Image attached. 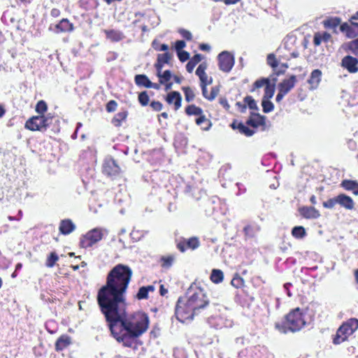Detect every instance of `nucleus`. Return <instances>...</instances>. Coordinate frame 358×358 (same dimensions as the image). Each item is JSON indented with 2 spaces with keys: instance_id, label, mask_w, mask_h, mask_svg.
<instances>
[{
  "instance_id": "54",
  "label": "nucleus",
  "mask_w": 358,
  "mask_h": 358,
  "mask_svg": "<svg viewBox=\"0 0 358 358\" xmlns=\"http://www.w3.org/2000/svg\"><path fill=\"white\" fill-rule=\"evenodd\" d=\"M179 32L182 36V37H184L187 40L192 39V34L190 33V31L185 29H180Z\"/></svg>"
},
{
  "instance_id": "44",
  "label": "nucleus",
  "mask_w": 358,
  "mask_h": 358,
  "mask_svg": "<svg viewBox=\"0 0 358 358\" xmlns=\"http://www.w3.org/2000/svg\"><path fill=\"white\" fill-rule=\"evenodd\" d=\"M338 203V201H337V196L333 198V199H328L327 201L324 202L323 203V206L324 208H333L336 204Z\"/></svg>"
},
{
  "instance_id": "13",
  "label": "nucleus",
  "mask_w": 358,
  "mask_h": 358,
  "mask_svg": "<svg viewBox=\"0 0 358 358\" xmlns=\"http://www.w3.org/2000/svg\"><path fill=\"white\" fill-rule=\"evenodd\" d=\"M322 74V71L319 69H315L312 71L310 77L308 80L310 85V89L315 90L319 86L321 81Z\"/></svg>"
},
{
  "instance_id": "57",
  "label": "nucleus",
  "mask_w": 358,
  "mask_h": 358,
  "mask_svg": "<svg viewBox=\"0 0 358 358\" xmlns=\"http://www.w3.org/2000/svg\"><path fill=\"white\" fill-rule=\"evenodd\" d=\"M350 22H345V23H343L342 24H341L340 26V29L341 31L343 32H345V34H347L348 31L350 30Z\"/></svg>"
},
{
  "instance_id": "41",
  "label": "nucleus",
  "mask_w": 358,
  "mask_h": 358,
  "mask_svg": "<svg viewBox=\"0 0 358 358\" xmlns=\"http://www.w3.org/2000/svg\"><path fill=\"white\" fill-rule=\"evenodd\" d=\"M207 69V64L203 62L201 63L197 68L196 71V74L199 76V78H201L203 76V75L206 74V70Z\"/></svg>"
},
{
  "instance_id": "43",
  "label": "nucleus",
  "mask_w": 358,
  "mask_h": 358,
  "mask_svg": "<svg viewBox=\"0 0 358 358\" xmlns=\"http://www.w3.org/2000/svg\"><path fill=\"white\" fill-rule=\"evenodd\" d=\"M238 129L240 130V131L242 133V134H244L245 135H246L247 136H251L253 135L254 134V131L252 130H251L250 129H249L248 127H245L244 124H240L238 125Z\"/></svg>"
},
{
  "instance_id": "20",
  "label": "nucleus",
  "mask_w": 358,
  "mask_h": 358,
  "mask_svg": "<svg viewBox=\"0 0 358 358\" xmlns=\"http://www.w3.org/2000/svg\"><path fill=\"white\" fill-rule=\"evenodd\" d=\"M172 57L171 54L169 52H165L164 54H159L157 57V64H156V67L157 69H162L163 66V64H167L171 60Z\"/></svg>"
},
{
  "instance_id": "25",
  "label": "nucleus",
  "mask_w": 358,
  "mask_h": 358,
  "mask_svg": "<svg viewBox=\"0 0 358 358\" xmlns=\"http://www.w3.org/2000/svg\"><path fill=\"white\" fill-rule=\"evenodd\" d=\"M135 81L136 85L144 86L145 87H148V85L150 84V80L145 75H137L135 77Z\"/></svg>"
},
{
  "instance_id": "45",
  "label": "nucleus",
  "mask_w": 358,
  "mask_h": 358,
  "mask_svg": "<svg viewBox=\"0 0 358 358\" xmlns=\"http://www.w3.org/2000/svg\"><path fill=\"white\" fill-rule=\"evenodd\" d=\"M245 103L251 109H257V106L255 101L251 96H246L244 99Z\"/></svg>"
},
{
  "instance_id": "19",
  "label": "nucleus",
  "mask_w": 358,
  "mask_h": 358,
  "mask_svg": "<svg viewBox=\"0 0 358 358\" xmlns=\"http://www.w3.org/2000/svg\"><path fill=\"white\" fill-rule=\"evenodd\" d=\"M331 35L327 32L322 34L320 33H315L313 38V43L315 45H320L322 41L327 42L330 40Z\"/></svg>"
},
{
  "instance_id": "51",
  "label": "nucleus",
  "mask_w": 358,
  "mask_h": 358,
  "mask_svg": "<svg viewBox=\"0 0 358 358\" xmlns=\"http://www.w3.org/2000/svg\"><path fill=\"white\" fill-rule=\"evenodd\" d=\"M199 79L201 81V85H204V86H207L208 85L211 84L213 81L211 78L208 79V75L206 73L203 75V76L199 78Z\"/></svg>"
},
{
  "instance_id": "32",
  "label": "nucleus",
  "mask_w": 358,
  "mask_h": 358,
  "mask_svg": "<svg viewBox=\"0 0 358 358\" xmlns=\"http://www.w3.org/2000/svg\"><path fill=\"white\" fill-rule=\"evenodd\" d=\"M161 259L162 262V266L165 268H169L172 266L175 258L173 255H169V256H163Z\"/></svg>"
},
{
  "instance_id": "21",
  "label": "nucleus",
  "mask_w": 358,
  "mask_h": 358,
  "mask_svg": "<svg viewBox=\"0 0 358 358\" xmlns=\"http://www.w3.org/2000/svg\"><path fill=\"white\" fill-rule=\"evenodd\" d=\"M202 55L200 54L195 55L186 65V69L189 73H192L195 66L201 61Z\"/></svg>"
},
{
  "instance_id": "48",
  "label": "nucleus",
  "mask_w": 358,
  "mask_h": 358,
  "mask_svg": "<svg viewBox=\"0 0 358 358\" xmlns=\"http://www.w3.org/2000/svg\"><path fill=\"white\" fill-rule=\"evenodd\" d=\"M267 62L268 64L270 65L272 68H275L278 66V62L275 59V57L273 54H269L267 57Z\"/></svg>"
},
{
  "instance_id": "5",
  "label": "nucleus",
  "mask_w": 358,
  "mask_h": 358,
  "mask_svg": "<svg viewBox=\"0 0 358 358\" xmlns=\"http://www.w3.org/2000/svg\"><path fill=\"white\" fill-rule=\"evenodd\" d=\"M52 122V117L49 115H36L29 118L25 124V127L31 131H43Z\"/></svg>"
},
{
  "instance_id": "24",
  "label": "nucleus",
  "mask_w": 358,
  "mask_h": 358,
  "mask_svg": "<svg viewBox=\"0 0 358 358\" xmlns=\"http://www.w3.org/2000/svg\"><path fill=\"white\" fill-rule=\"evenodd\" d=\"M61 31H71L73 29V26L67 19H63L59 24L56 26Z\"/></svg>"
},
{
  "instance_id": "63",
  "label": "nucleus",
  "mask_w": 358,
  "mask_h": 358,
  "mask_svg": "<svg viewBox=\"0 0 358 358\" xmlns=\"http://www.w3.org/2000/svg\"><path fill=\"white\" fill-rule=\"evenodd\" d=\"M148 88H153V89L159 90V85L156 84V83H152L150 81V84L148 85Z\"/></svg>"
},
{
  "instance_id": "36",
  "label": "nucleus",
  "mask_w": 358,
  "mask_h": 358,
  "mask_svg": "<svg viewBox=\"0 0 358 358\" xmlns=\"http://www.w3.org/2000/svg\"><path fill=\"white\" fill-rule=\"evenodd\" d=\"M182 90L185 92V100L187 102L192 101L194 99V93L189 87H184Z\"/></svg>"
},
{
  "instance_id": "11",
  "label": "nucleus",
  "mask_w": 358,
  "mask_h": 358,
  "mask_svg": "<svg viewBox=\"0 0 358 358\" xmlns=\"http://www.w3.org/2000/svg\"><path fill=\"white\" fill-rule=\"evenodd\" d=\"M296 78L292 76L289 79L284 80L278 85V90L287 94L295 85Z\"/></svg>"
},
{
  "instance_id": "38",
  "label": "nucleus",
  "mask_w": 358,
  "mask_h": 358,
  "mask_svg": "<svg viewBox=\"0 0 358 358\" xmlns=\"http://www.w3.org/2000/svg\"><path fill=\"white\" fill-rule=\"evenodd\" d=\"M58 256L55 252L50 253V256L47 259L46 266L50 268L52 267L56 263V262L58 260Z\"/></svg>"
},
{
  "instance_id": "8",
  "label": "nucleus",
  "mask_w": 358,
  "mask_h": 358,
  "mask_svg": "<svg viewBox=\"0 0 358 358\" xmlns=\"http://www.w3.org/2000/svg\"><path fill=\"white\" fill-rule=\"evenodd\" d=\"M220 70L229 72L234 64V57L227 51H223L218 55Z\"/></svg>"
},
{
  "instance_id": "35",
  "label": "nucleus",
  "mask_w": 358,
  "mask_h": 358,
  "mask_svg": "<svg viewBox=\"0 0 358 358\" xmlns=\"http://www.w3.org/2000/svg\"><path fill=\"white\" fill-rule=\"evenodd\" d=\"M231 284L236 288L241 287L244 284L243 279L238 275H236L231 281Z\"/></svg>"
},
{
  "instance_id": "42",
  "label": "nucleus",
  "mask_w": 358,
  "mask_h": 358,
  "mask_svg": "<svg viewBox=\"0 0 358 358\" xmlns=\"http://www.w3.org/2000/svg\"><path fill=\"white\" fill-rule=\"evenodd\" d=\"M138 101L143 106H147L148 104L149 96L145 92L139 94Z\"/></svg>"
},
{
  "instance_id": "31",
  "label": "nucleus",
  "mask_w": 358,
  "mask_h": 358,
  "mask_svg": "<svg viewBox=\"0 0 358 358\" xmlns=\"http://www.w3.org/2000/svg\"><path fill=\"white\" fill-rule=\"evenodd\" d=\"M262 106L263 108V111L266 113H269L273 110V104L270 101V99H262Z\"/></svg>"
},
{
  "instance_id": "55",
  "label": "nucleus",
  "mask_w": 358,
  "mask_h": 358,
  "mask_svg": "<svg viewBox=\"0 0 358 358\" xmlns=\"http://www.w3.org/2000/svg\"><path fill=\"white\" fill-rule=\"evenodd\" d=\"M150 106L157 111H159L162 109V104L159 101H152Z\"/></svg>"
},
{
  "instance_id": "50",
  "label": "nucleus",
  "mask_w": 358,
  "mask_h": 358,
  "mask_svg": "<svg viewBox=\"0 0 358 358\" xmlns=\"http://www.w3.org/2000/svg\"><path fill=\"white\" fill-rule=\"evenodd\" d=\"M350 29H349L350 30L348 31V32L346 36L348 38H354V37H355V36H357L358 35V31L355 29V27H353V25L351 23H350Z\"/></svg>"
},
{
  "instance_id": "33",
  "label": "nucleus",
  "mask_w": 358,
  "mask_h": 358,
  "mask_svg": "<svg viewBox=\"0 0 358 358\" xmlns=\"http://www.w3.org/2000/svg\"><path fill=\"white\" fill-rule=\"evenodd\" d=\"M292 233L296 238H302L305 236L306 231L303 227H295L293 228Z\"/></svg>"
},
{
  "instance_id": "58",
  "label": "nucleus",
  "mask_w": 358,
  "mask_h": 358,
  "mask_svg": "<svg viewBox=\"0 0 358 358\" xmlns=\"http://www.w3.org/2000/svg\"><path fill=\"white\" fill-rule=\"evenodd\" d=\"M201 89H202V94H203V96L209 100V94L208 93V90H207V87L206 86H204V85H201Z\"/></svg>"
},
{
  "instance_id": "27",
  "label": "nucleus",
  "mask_w": 358,
  "mask_h": 358,
  "mask_svg": "<svg viewBox=\"0 0 358 358\" xmlns=\"http://www.w3.org/2000/svg\"><path fill=\"white\" fill-rule=\"evenodd\" d=\"M275 92V87L274 85H271V84L266 85L265 87V92L263 99H271L274 94Z\"/></svg>"
},
{
  "instance_id": "34",
  "label": "nucleus",
  "mask_w": 358,
  "mask_h": 358,
  "mask_svg": "<svg viewBox=\"0 0 358 358\" xmlns=\"http://www.w3.org/2000/svg\"><path fill=\"white\" fill-rule=\"evenodd\" d=\"M348 47L352 54L358 57V38L350 41Z\"/></svg>"
},
{
  "instance_id": "46",
  "label": "nucleus",
  "mask_w": 358,
  "mask_h": 358,
  "mask_svg": "<svg viewBox=\"0 0 358 358\" xmlns=\"http://www.w3.org/2000/svg\"><path fill=\"white\" fill-rule=\"evenodd\" d=\"M148 292L146 290L145 287H141L136 295L138 299H145L148 298Z\"/></svg>"
},
{
  "instance_id": "47",
  "label": "nucleus",
  "mask_w": 358,
  "mask_h": 358,
  "mask_svg": "<svg viewBox=\"0 0 358 358\" xmlns=\"http://www.w3.org/2000/svg\"><path fill=\"white\" fill-rule=\"evenodd\" d=\"M211 297H212V299H211V301H209V303L211 302L214 305H218L219 302H220V292L217 291L211 292Z\"/></svg>"
},
{
  "instance_id": "28",
  "label": "nucleus",
  "mask_w": 358,
  "mask_h": 358,
  "mask_svg": "<svg viewBox=\"0 0 358 358\" xmlns=\"http://www.w3.org/2000/svg\"><path fill=\"white\" fill-rule=\"evenodd\" d=\"M127 117V111H122L118 113L116 116L114 117L113 122L115 126H120L121 121L124 120Z\"/></svg>"
},
{
  "instance_id": "23",
  "label": "nucleus",
  "mask_w": 358,
  "mask_h": 358,
  "mask_svg": "<svg viewBox=\"0 0 358 358\" xmlns=\"http://www.w3.org/2000/svg\"><path fill=\"white\" fill-rule=\"evenodd\" d=\"M341 22L339 17H329L323 21L324 27L329 29H334L338 27Z\"/></svg>"
},
{
  "instance_id": "59",
  "label": "nucleus",
  "mask_w": 358,
  "mask_h": 358,
  "mask_svg": "<svg viewBox=\"0 0 358 358\" xmlns=\"http://www.w3.org/2000/svg\"><path fill=\"white\" fill-rule=\"evenodd\" d=\"M204 122H207V119L204 115H201L199 118L196 119V122L198 125H201V124Z\"/></svg>"
},
{
  "instance_id": "16",
  "label": "nucleus",
  "mask_w": 358,
  "mask_h": 358,
  "mask_svg": "<svg viewBox=\"0 0 358 358\" xmlns=\"http://www.w3.org/2000/svg\"><path fill=\"white\" fill-rule=\"evenodd\" d=\"M76 228L75 224L70 220H62L60 223L59 231L63 234H69Z\"/></svg>"
},
{
  "instance_id": "14",
  "label": "nucleus",
  "mask_w": 358,
  "mask_h": 358,
  "mask_svg": "<svg viewBox=\"0 0 358 358\" xmlns=\"http://www.w3.org/2000/svg\"><path fill=\"white\" fill-rule=\"evenodd\" d=\"M300 212L307 219H315L320 216L319 211L313 207H303L301 208Z\"/></svg>"
},
{
  "instance_id": "17",
  "label": "nucleus",
  "mask_w": 358,
  "mask_h": 358,
  "mask_svg": "<svg viewBox=\"0 0 358 358\" xmlns=\"http://www.w3.org/2000/svg\"><path fill=\"white\" fill-rule=\"evenodd\" d=\"M341 185L346 190L352 191L355 195H358V182L356 181L345 180L342 182Z\"/></svg>"
},
{
  "instance_id": "60",
  "label": "nucleus",
  "mask_w": 358,
  "mask_h": 358,
  "mask_svg": "<svg viewBox=\"0 0 358 358\" xmlns=\"http://www.w3.org/2000/svg\"><path fill=\"white\" fill-rule=\"evenodd\" d=\"M200 49L203 51H208L210 50V46L208 44L203 43L200 45Z\"/></svg>"
},
{
  "instance_id": "2",
  "label": "nucleus",
  "mask_w": 358,
  "mask_h": 358,
  "mask_svg": "<svg viewBox=\"0 0 358 358\" xmlns=\"http://www.w3.org/2000/svg\"><path fill=\"white\" fill-rule=\"evenodd\" d=\"M106 318L109 323L111 334L118 342L124 341L127 337L138 338L143 334L149 327L148 315L138 312L126 317V308L120 318Z\"/></svg>"
},
{
  "instance_id": "7",
  "label": "nucleus",
  "mask_w": 358,
  "mask_h": 358,
  "mask_svg": "<svg viewBox=\"0 0 358 358\" xmlns=\"http://www.w3.org/2000/svg\"><path fill=\"white\" fill-rule=\"evenodd\" d=\"M201 296H206L205 294L201 293V291H200L199 293H194L188 299L187 306L189 309L192 310L193 312L200 308H203L209 303V300H204L203 302H202L201 301Z\"/></svg>"
},
{
  "instance_id": "61",
  "label": "nucleus",
  "mask_w": 358,
  "mask_h": 358,
  "mask_svg": "<svg viewBox=\"0 0 358 358\" xmlns=\"http://www.w3.org/2000/svg\"><path fill=\"white\" fill-rule=\"evenodd\" d=\"M285 94L282 93V92L279 91L278 92V94H277L276 96V101L277 102H280L282 99L283 97L285 96Z\"/></svg>"
},
{
  "instance_id": "26",
  "label": "nucleus",
  "mask_w": 358,
  "mask_h": 358,
  "mask_svg": "<svg viewBox=\"0 0 358 358\" xmlns=\"http://www.w3.org/2000/svg\"><path fill=\"white\" fill-rule=\"evenodd\" d=\"M186 113L189 115H201L203 113V110L199 107H197L194 105L188 106L186 108Z\"/></svg>"
},
{
  "instance_id": "12",
  "label": "nucleus",
  "mask_w": 358,
  "mask_h": 358,
  "mask_svg": "<svg viewBox=\"0 0 358 358\" xmlns=\"http://www.w3.org/2000/svg\"><path fill=\"white\" fill-rule=\"evenodd\" d=\"M338 204L344 207L348 210H352L354 208V201L352 199L344 194H341L337 196Z\"/></svg>"
},
{
  "instance_id": "3",
  "label": "nucleus",
  "mask_w": 358,
  "mask_h": 358,
  "mask_svg": "<svg viewBox=\"0 0 358 358\" xmlns=\"http://www.w3.org/2000/svg\"><path fill=\"white\" fill-rule=\"evenodd\" d=\"M358 329V320L351 318L345 323H343L338 329L336 337L334 340L335 344H339L347 340L348 337L352 335Z\"/></svg>"
},
{
  "instance_id": "4",
  "label": "nucleus",
  "mask_w": 358,
  "mask_h": 358,
  "mask_svg": "<svg viewBox=\"0 0 358 358\" xmlns=\"http://www.w3.org/2000/svg\"><path fill=\"white\" fill-rule=\"evenodd\" d=\"M305 324V320L299 308L292 310L285 317V325L292 332L299 331Z\"/></svg>"
},
{
  "instance_id": "62",
  "label": "nucleus",
  "mask_w": 358,
  "mask_h": 358,
  "mask_svg": "<svg viewBox=\"0 0 358 358\" xmlns=\"http://www.w3.org/2000/svg\"><path fill=\"white\" fill-rule=\"evenodd\" d=\"M177 246H178V249H179L182 252H185V250H186V248H187V246H185V244H184V243H178Z\"/></svg>"
},
{
  "instance_id": "18",
  "label": "nucleus",
  "mask_w": 358,
  "mask_h": 358,
  "mask_svg": "<svg viewBox=\"0 0 358 358\" xmlns=\"http://www.w3.org/2000/svg\"><path fill=\"white\" fill-rule=\"evenodd\" d=\"M71 343V338L67 336H61L56 342L55 348L57 350H62Z\"/></svg>"
},
{
  "instance_id": "56",
  "label": "nucleus",
  "mask_w": 358,
  "mask_h": 358,
  "mask_svg": "<svg viewBox=\"0 0 358 358\" xmlns=\"http://www.w3.org/2000/svg\"><path fill=\"white\" fill-rule=\"evenodd\" d=\"M218 92H219V90L217 88L213 87L210 93L209 94V100L212 101V100L215 99V98L218 94Z\"/></svg>"
},
{
  "instance_id": "64",
  "label": "nucleus",
  "mask_w": 358,
  "mask_h": 358,
  "mask_svg": "<svg viewBox=\"0 0 358 358\" xmlns=\"http://www.w3.org/2000/svg\"><path fill=\"white\" fill-rule=\"evenodd\" d=\"M353 20H358V11L350 17V22H353Z\"/></svg>"
},
{
  "instance_id": "15",
  "label": "nucleus",
  "mask_w": 358,
  "mask_h": 358,
  "mask_svg": "<svg viewBox=\"0 0 358 358\" xmlns=\"http://www.w3.org/2000/svg\"><path fill=\"white\" fill-rule=\"evenodd\" d=\"M182 97L179 92H172L167 95L166 101L169 103H174L176 109H178L181 106Z\"/></svg>"
},
{
  "instance_id": "40",
  "label": "nucleus",
  "mask_w": 358,
  "mask_h": 358,
  "mask_svg": "<svg viewBox=\"0 0 358 358\" xmlns=\"http://www.w3.org/2000/svg\"><path fill=\"white\" fill-rule=\"evenodd\" d=\"M106 36L112 41H119L121 39V34L115 31H105Z\"/></svg>"
},
{
  "instance_id": "30",
  "label": "nucleus",
  "mask_w": 358,
  "mask_h": 358,
  "mask_svg": "<svg viewBox=\"0 0 358 358\" xmlns=\"http://www.w3.org/2000/svg\"><path fill=\"white\" fill-rule=\"evenodd\" d=\"M48 106L44 101H39L36 106V111L38 115H44L43 114L46 112Z\"/></svg>"
},
{
  "instance_id": "9",
  "label": "nucleus",
  "mask_w": 358,
  "mask_h": 358,
  "mask_svg": "<svg viewBox=\"0 0 358 358\" xmlns=\"http://www.w3.org/2000/svg\"><path fill=\"white\" fill-rule=\"evenodd\" d=\"M358 60L352 56H345L342 59L341 66L350 73H355L358 71Z\"/></svg>"
},
{
  "instance_id": "6",
  "label": "nucleus",
  "mask_w": 358,
  "mask_h": 358,
  "mask_svg": "<svg viewBox=\"0 0 358 358\" xmlns=\"http://www.w3.org/2000/svg\"><path fill=\"white\" fill-rule=\"evenodd\" d=\"M104 232H107V230L99 228H95L88 231L80 241L82 247L87 248L92 246L102 239Z\"/></svg>"
},
{
  "instance_id": "10",
  "label": "nucleus",
  "mask_w": 358,
  "mask_h": 358,
  "mask_svg": "<svg viewBox=\"0 0 358 358\" xmlns=\"http://www.w3.org/2000/svg\"><path fill=\"white\" fill-rule=\"evenodd\" d=\"M103 171L108 176H114L119 173L120 167L113 159L108 158L103 163Z\"/></svg>"
},
{
  "instance_id": "37",
  "label": "nucleus",
  "mask_w": 358,
  "mask_h": 358,
  "mask_svg": "<svg viewBox=\"0 0 358 358\" xmlns=\"http://www.w3.org/2000/svg\"><path fill=\"white\" fill-rule=\"evenodd\" d=\"M186 245L187 248L194 250L199 246V241L197 238L192 237L187 241Z\"/></svg>"
},
{
  "instance_id": "53",
  "label": "nucleus",
  "mask_w": 358,
  "mask_h": 358,
  "mask_svg": "<svg viewBox=\"0 0 358 358\" xmlns=\"http://www.w3.org/2000/svg\"><path fill=\"white\" fill-rule=\"evenodd\" d=\"M186 43L184 41H177L176 42L175 48L178 52L182 51V50L185 47Z\"/></svg>"
},
{
  "instance_id": "39",
  "label": "nucleus",
  "mask_w": 358,
  "mask_h": 358,
  "mask_svg": "<svg viewBox=\"0 0 358 358\" xmlns=\"http://www.w3.org/2000/svg\"><path fill=\"white\" fill-rule=\"evenodd\" d=\"M270 84V80L268 78H262L260 80H257L254 83V88L252 91H254L255 89L261 88L264 86H266V85Z\"/></svg>"
},
{
  "instance_id": "1",
  "label": "nucleus",
  "mask_w": 358,
  "mask_h": 358,
  "mask_svg": "<svg viewBox=\"0 0 358 358\" xmlns=\"http://www.w3.org/2000/svg\"><path fill=\"white\" fill-rule=\"evenodd\" d=\"M132 276L127 266L118 264L108 274L106 284L98 292L97 301L105 317L120 318L127 308L124 294Z\"/></svg>"
},
{
  "instance_id": "29",
  "label": "nucleus",
  "mask_w": 358,
  "mask_h": 358,
  "mask_svg": "<svg viewBox=\"0 0 358 358\" xmlns=\"http://www.w3.org/2000/svg\"><path fill=\"white\" fill-rule=\"evenodd\" d=\"M162 69H157V76L160 78V83L163 84L164 82L169 81L171 78V72L169 70L165 71L161 74Z\"/></svg>"
},
{
  "instance_id": "49",
  "label": "nucleus",
  "mask_w": 358,
  "mask_h": 358,
  "mask_svg": "<svg viewBox=\"0 0 358 358\" xmlns=\"http://www.w3.org/2000/svg\"><path fill=\"white\" fill-rule=\"evenodd\" d=\"M178 56L182 62L187 61L189 58V54L185 50L178 52Z\"/></svg>"
},
{
  "instance_id": "22",
  "label": "nucleus",
  "mask_w": 358,
  "mask_h": 358,
  "mask_svg": "<svg viewBox=\"0 0 358 358\" xmlns=\"http://www.w3.org/2000/svg\"><path fill=\"white\" fill-rule=\"evenodd\" d=\"M224 279V273L220 269H213L210 280L213 282L218 284L223 281Z\"/></svg>"
},
{
  "instance_id": "52",
  "label": "nucleus",
  "mask_w": 358,
  "mask_h": 358,
  "mask_svg": "<svg viewBox=\"0 0 358 358\" xmlns=\"http://www.w3.org/2000/svg\"><path fill=\"white\" fill-rule=\"evenodd\" d=\"M117 106L115 101H110L106 106V109L108 112H113L116 110Z\"/></svg>"
}]
</instances>
